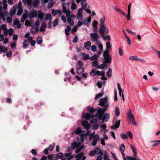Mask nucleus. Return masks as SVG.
Returning <instances> with one entry per match:
<instances>
[{"label":"nucleus","mask_w":160,"mask_h":160,"mask_svg":"<svg viewBox=\"0 0 160 160\" xmlns=\"http://www.w3.org/2000/svg\"><path fill=\"white\" fill-rule=\"evenodd\" d=\"M29 42L27 40H25L23 43V49H25L27 47Z\"/></svg>","instance_id":"34"},{"label":"nucleus","mask_w":160,"mask_h":160,"mask_svg":"<svg viewBox=\"0 0 160 160\" xmlns=\"http://www.w3.org/2000/svg\"><path fill=\"white\" fill-rule=\"evenodd\" d=\"M115 115L117 116H118L120 115V111L118 107H116L115 108Z\"/></svg>","instance_id":"32"},{"label":"nucleus","mask_w":160,"mask_h":160,"mask_svg":"<svg viewBox=\"0 0 160 160\" xmlns=\"http://www.w3.org/2000/svg\"><path fill=\"white\" fill-rule=\"evenodd\" d=\"M105 21V18L103 17L100 19V26L101 28L99 29V32L102 37H104V33L106 29V27L104 25Z\"/></svg>","instance_id":"3"},{"label":"nucleus","mask_w":160,"mask_h":160,"mask_svg":"<svg viewBox=\"0 0 160 160\" xmlns=\"http://www.w3.org/2000/svg\"><path fill=\"white\" fill-rule=\"evenodd\" d=\"M98 62L97 60L93 61L92 63V65L93 67H95L98 64Z\"/></svg>","instance_id":"54"},{"label":"nucleus","mask_w":160,"mask_h":160,"mask_svg":"<svg viewBox=\"0 0 160 160\" xmlns=\"http://www.w3.org/2000/svg\"><path fill=\"white\" fill-rule=\"evenodd\" d=\"M91 17L89 16L87 20L84 21L83 22L84 24L85 25H88V23H89L90 22H91Z\"/></svg>","instance_id":"39"},{"label":"nucleus","mask_w":160,"mask_h":160,"mask_svg":"<svg viewBox=\"0 0 160 160\" xmlns=\"http://www.w3.org/2000/svg\"><path fill=\"white\" fill-rule=\"evenodd\" d=\"M71 7V9L72 10H75L77 8V6L75 3L73 1H72Z\"/></svg>","instance_id":"25"},{"label":"nucleus","mask_w":160,"mask_h":160,"mask_svg":"<svg viewBox=\"0 0 160 160\" xmlns=\"http://www.w3.org/2000/svg\"><path fill=\"white\" fill-rule=\"evenodd\" d=\"M98 58V56L96 54H94V55L92 56V57H91L90 58V59L91 61H93L94 60H97Z\"/></svg>","instance_id":"42"},{"label":"nucleus","mask_w":160,"mask_h":160,"mask_svg":"<svg viewBox=\"0 0 160 160\" xmlns=\"http://www.w3.org/2000/svg\"><path fill=\"white\" fill-rule=\"evenodd\" d=\"M47 27V24L45 23H43L41 25V26L40 28V30L41 32H43L45 30V29Z\"/></svg>","instance_id":"23"},{"label":"nucleus","mask_w":160,"mask_h":160,"mask_svg":"<svg viewBox=\"0 0 160 160\" xmlns=\"http://www.w3.org/2000/svg\"><path fill=\"white\" fill-rule=\"evenodd\" d=\"M0 18L2 19L3 21L5 20L4 13L2 11V8L0 7Z\"/></svg>","instance_id":"14"},{"label":"nucleus","mask_w":160,"mask_h":160,"mask_svg":"<svg viewBox=\"0 0 160 160\" xmlns=\"http://www.w3.org/2000/svg\"><path fill=\"white\" fill-rule=\"evenodd\" d=\"M126 157L128 160H141L140 159L134 158L135 157H132L130 156H127Z\"/></svg>","instance_id":"43"},{"label":"nucleus","mask_w":160,"mask_h":160,"mask_svg":"<svg viewBox=\"0 0 160 160\" xmlns=\"http://www.w3.org/2000/svg\"><path fill=\"white\" fill-rule=\"evenodd\" d=\"M78 65L79 66V67H81L84 65L83 63L81 61L79 60L78 62Z\"/></svg>","instance_id":"57"},{"label":"nucleus","mask_w":160,"mask_h":160,"mask_svg":"<svg viewBox=\"0 0 160 160\" xmlns=\"http://www.w3.org/2000/svg\"><path fill=\"white\" fill-rule=\"evenodd\" d=\"M82 132V131L80 127H78L76 130L75 131V132H72V134H73L74 133H75L76 134H79L81 133Z\"/></svg>","instance_id":"24"},{"label":"nucleus","mask_w":160,"mask_h":160,"mask_svg":"<svg viewBox=\"0 0 160 160\" xmlns=\"http://www.w3.org/2000/svg\"><path fill=\"white\" fill-rule=\"evenodd\" d=\"M112 70L110 68H109L106 73V75L108 77H111L112 76Z\"/></svg>","instance_id":"30"},{"label":"nucleus","mask_w":160,"mask_h":160,"mask_svg":"<svg viewBox=\"0 0 160 160\" xmlns=\"http://www.w3.org/2000/svg\"><path fill=\"white\" fill-rule=\"evenodd\" d=\"M89 59V56L88 54H86L83 56V59L84 60H87Z\"/></svg>","instance_id":"63"},{"label":"nucleus","mask_w":160,"mask_h":160,"mask_svg":"<svg viewBox=\"0 0 160 160\" xmlns=\"http://www.w3.org/2000/svg\"><path fill=\"white\" fill-rule=\"evenodd\" d=\"M96 153L95 149L94 150L91 151L89 153V155L91 157L93 156Z\"/></svg>","instance_id":"45"},{"label":"nucleus","mask_w":160,"mask_h":160,"mask_svg":"<svg viewBox=\"0 0 160 160\" xmlns=\"http://www.w3.org/2000/svg\"><path fill=\"white\" fill-rule=\"evenodd\" d=\"M120 120H118L116 122L115 125H112L111 127V128L112 130H115L117 128H118L120 123Z\"/></svg>","instance_id":"9"},{"label":"nucleus","mask_w":160,"mask_h":160,"mask_svg":"<svg viewBox=\"0 0 160 160\" xmlns=\"http://www.w3.org/2000/svg\"><path fill=\"white\" fill-rule=\"evenodd\" d=\"M28 14L26 13H24L21 19V22H23L27 18Z\"/></svg>","instance_id":"18"},{"label":"nucleus","mask_w":160,"mask_h":160,"mask_svg":"<svg viewBox=\"0 0 160 160\" xmlns=\"http://www.w3.org/2000/svg\"><path fill=\"white\" fill-rule=\"evenodd\" d=\"M120 150L121 152H123L125 149V146L124 143H122L120 147Z\"/></svg>","instance_id":"27"},{"label":"nucleus","mask_w":160,"mask_h":160,"mask_svg":"<svg viewBox=\"0 0 160 160\" xmlns=\"http://www.w3.org/2000/svg\"><path fill=\"white\" fill-rule=\"evenodd\" d=\"M90 36L94 41H97L99 38V36L97 33H92L90 34Z\"/></svg>","instance_id":"5"},{"label":"nucleus","mask_w":160,"mask_h":160,"mask_svg":"<svg viewBox=\"0 0 160 160\" xmlns=\"http://www.w3.org/2000/svg\"><path fill=\"white\" fill-rule=\"evenodd\" d=\"M129 59L130 60L132 61L138 60L143 62H146V61L144 59H140L136 56H130L129 57Z\"/></svg>","instance_id":"6"},{"label":"nucleus","mask_w":160,"mask_h":160,"mask_svg":"<svg viewBox=\"0 0 160 160\" xmlns=\"http://www.w3.org/2000/svg\"><path fill=\"white\" fill-rule=\"evenodd\" d=\"M55 145V144L54 143H53V144L50 145L48 149V150L51 151H52L54 148Z\"/></svg>","instance_id":"56"},{"label":"nucleus","mask_w":160,"mask_h":160,"mask_svg":"<svg viewBox=\"0 0 160 160\" xmlns=\"http://www.w3.org/2000/svg\"><path fill=\"white\" fill-rule=\"evenodd\" d=\"M58 23V19H56L53 21V25L54 27H55Z\"/></svg>","instance_id":"58"},{"label":"nucleus","mask_w":160,"mask_h":160,"mask_svg":"<svg viewBox=\"0 0 160 160\" xmlns=\"http://www.w3.org/2000/svg\"><path fill=\"white\" fill-rule=\"evenodd\" d=\"M115 10L118 12L120 14H122L124 16L127 18V15L126 13H125L122 10L117 8H115Z\"/></svg>","instance_id":"13"},{"label":"nucleus","mask_w":160,"mask_h":160,"mask_svg":"<svg viewBox=\"0 0 160 160\" xmlns=\"http://www.w3.org/2000/svg\"><path fill=\"white\" fill-rule=\"evenodd\" d=\"M128 118L130 119H131L134 118L130 110H129V111H128Z\"/></svg>","instance_id":"35"},{"label":"nucleus","mask_w":160,"mask_h":160,"mask_svg":"<svg viewBox=\"0 0 160 160\" xmlns=\"http://www.w3.org/2000/svg\"><path fill=\"white\" fill-rule=\"evenodd\" d=\"M121 137L123 139H126L128 138V137L127 135L125 134H121Z\"/></svg>","instance_id":"55"},{"label":"nucleus","mask_w":160,"mask_h":160,"mask_svg":"<svg viewBox=\"0 0 160 160\" xmlns=\"http://www.w3.org/2000/svg\"><path fill=\"white\" fill-rule=\"evenodd\" d=\"M38 31V28L37 27H32L31 29V32L33 34H35Z\"/></svg>","instance_id":"31"},{"label":"nucleus","mask_w":160,"mask_h":160,"mask_svg":"<svg viewBox=\"0 0 160 160\" xmlns=\"http://www.w3.org/2000/svg\"><path fill=\"white\" fill-rule=\"evenodd\" d=\"M16 46V43L15 42L12 43L11 47L12 49H14Z\"/></svg>","instance_id":"64"},{"label":"nucleus","mask_w":160,"mask_h":160,"mask_svg":"<svg viewBox=\"0 0 160 160\" xmlns=\"http://www.w3.org/2000/svg\"><path fill=\"white\" fill-rule=\"evenodd\" d=\"M83 155V152H80L76 155V160H80L81 158L82 157Z\"/></svg>","instance_id":"22"},{"label":"nucleus","mask_w":160,"mask_h":160,"mask_svg":"<svg viewBox=\"0 0 160 160\" xmlns=\"http://www.w3.org/2000/svg\"><path fill=\"white\" fill-rule=\"evenodd\" d=\"M95 151L96 152V154L97 155L100 154V155H103V153L102 151L100 148L98 147H96L95 148Z\"/></svg>","instance_id":"16"},{"label":"nucleus","mask_w":160,"mask_h":160,"mask_svg":"<svg viewBox=\"0 0 160 160\" xmlns=\"http://www.w3.org/2000/svg\"><path fill=\"white\" fill-rule=\"evenodd\" d=\"M96 70L95 69H93L90 73V75L91 76H93L96 75L95 74Z\"/></svg>","instance_id":"52"},{"label":"nucleus","mask_w":160,"mask_h":160,"mask_svg":"<svg viewBox=\"0 0 160 160\" xmlns=\"http://www.w3.org/2000/svg\"><path fill=\"white\" fill-rule=\"evenodd\" d=\"M78 37L76 35L73 40V42H75V43H77L78 42Z\"/></svg>","instance_id":"61"},{"label":"nucleus","mask_w":160,"mask_h":160,"mask_svg":"<svg viewBox=\"0 0 160 160\" xmlns=\"http://www.w3.org/2000/svg\"><path fill=\"white\" fill-rule=\"evenodd\" d=\"M99 136L98 134H95L93 137V140L98 141L99 139Z\"/></svg>","instance_id":"51"},{"label":"nucleus","mask_w":160,"mask_h":160,"mask_svg":"<svg viewBox=\"0 0 160 160\" xmlns=\"http://www.w3.org/2000/svg\"><path fill=\"white\" fill-rule=\"evenodd\" d=\"M103 94L102 93H99L97 94L95 98V99H97L99 98L102 97Z\"/></svg>","instance_id":"59"},{"label":"nucleus","mask_w":160,"mask_h":160,"mask_svg":"<svg viewBox=\"0 0 160 160\" xmlns=\"http://www.w3.org/2000/svg\"><path fill=\"white\" fill-rule=\"evenodd\" d=\"M98 120L96 119H94L91 120L90 121V122L91 124L96 123L97 122Z\"/></svg>","instance_id":"60"},{"label":"nucleus","mask_w":160,"mask_h":160,"mask_svg":"<svg viewBox=\"0 0 160 160\" xmlns=\"http://www.w3.org/2000/svg\"><path fill=\"white\" fill-rule=\"evenodd\" d=\"M129 137L131 139H132L133 138V135L131 131H128L127 132Z\"/></svg>","instance_id":"53"},{"label":"nucleus","mask_w":160,"mask_h":160,"mask_svg":"<svg viewBox=\"0 0 160 160\" xmlns=\"http://www.w3.org/2000/svg\"><path fill=\"white\" fill-rule=\"evenodd\" d=\"M28 15L30 18L38 16L39 19L42 20L43 17V13L40 10H38V12L36 10H33L32 12L28 13Z\"/></svg>","instance_id":"2"},{"label":"nucleus","mask_w":160,"mask_h":160,"mask_svg":"<svg viewBox=\"0 0 160 160\" xmlns=\"http://www.w3.org/2000/svg\"><path fill=\"white\" fill-rule=\"evenodd\" d=\"M39 3L38 0H33L32 2L31 7L34 8H37L38 6Z\"/></svg>","instance_id":"11"},{"label":"nucleus","mask_w":160,"mask_h":160,"mask_svg":"<svg viewBox=\"0 0 160 160\" xmlns=\"http://www.w3.org/2000/svg\"><path fill=\"white\" fill-rule=\"evenodd\" d=\"M23 12V9L22 8H18V11L17 14L18 16L21 15Z\"/></svg>","instance_id":"37"},{"label":"nucleus","mask_w":160,"mask_h":160,"mask_svg":"<svg viewBox=\"0 0 160 160\" xmlns=\"http://www.w3.org/2000/svg\"><path fill=\"white\" fill-rule=\"evenodd\" d=\"M82 125L86 129H88L90 128V126L88 124L87 122H82Z\"/></svg>","instance_id":"33"},{"label":"nucleus","mask_w":160,"mask_h":160,"mask_svg":"<svg viewBox=\"0 0 160 160\" xmlns=\"http://www.w3.org/2000/svg\"><path fill=\"white\" fill-rule=\"evenodd\" d=\"M17 8V5H14L13 6L12 9L10 10V15L12 17L15 15L16 12Z\"/></svg>","instance_id":"10"},{"label":"nucleus","mask_w":160,"mask_h":160,"mask_svg":"<svg viewBox=\"0 0 160 160\" xmlns=\"http://www.w3.org/2000/svg\"><path fill=\"white\" fill-rule=\"evenodd\" d=\"M103 55L104 57L103 60H105L104 63H111L112 58L110 57L109 51H104Z\"/></svg>","instance_id":"4"},{"label":"nucleus","mask_w":160,"mask_h":160,"mask_svg":"<svg viewBox=\"0 0 160 160\" xmlns=\"http://www.w3.org/2000/svg\"><path fill=\"white\" fill-rule=\"evenodd\" d=\"M84 71V68L82 67L78 68L77 70V73L79 74L82 73Z\"/></svg>","instance_id":"21"},{"label":"nucleus","mask_w":160,"mask_h":160,"mask_svg":"<svg viewBox=\"0 0 160 160\" xmlns=\"http://www.w3.org/2000/svg\"><path fill=\"white\" fill-rule=\"evenodd\" d=\"M94 115L93 114H91L89 113H86L84 118L87 120H89L91 118L94 117Z\"/></svg>","instance_id":"12"},{"label":"nucleus","mask_w":160,"mask_h":160,"mask_svg":"<svg viewBox=\"0 0 160 160\" xmlns=\"http://www.w3.org/2000/svg\"><path fill=\"white\" fill-rule=\"evenodd\" d=\"M56 155L58 158L61 159L63 157V155L62 152H59Z\"/></svg>","instance_id":"46"},{"label":"nucleus","mask_w":160,"mask_h":160,"mask_svg":"<svg viewBox=\"0 0 160 160\" xmlns=\"http://www.w3.org/2000/svg\"><path fill=\"white\" fill-rule=\"evenodd\" d=\"M65 13H66V15L67 18L71 16L74 17V15L73 14H72L71 15H70V11L69 9H67V11H66Z\"/></svg>","instance_id":"36"},{"label":"nucleus","mask_w":160,"mask_h":160,"mask_svg":"<svg viewBox=\"0 0 160 160\" xmlns=\"http://www.w3.org/2000/svg\"><path fill=\"white\" fill-rule=\"evenodd\" d=\"M158 140H155L153 141H152V142L153 143V144L152 146H155L159 144H160V142H158Z\"/></svg>","instance_id":"48"},{"label":"nucleus","mask_w":160,"mask_h":160,"mask_svg":"<svg viewBox=\"0 0 160 160\" xmlns=\"http://www.w3.org/2000/svg\"><path fill=\"white\" fill-rule=\"evenodd\" d=\"M61 20L64 23L66 22V18L64 15H63L62 16Z\"/></svg>","instance_id":"62"},{"label":"nucleus","mask_w":160,"mask_h":160,"mask_svg":"<svg viewBox=\"0 0 160 160\" xmlns=\"http://www.w3.org/2000/svg\"><path fill=\"white\" fill-rule=\"evenodd\" d=\"M131 6V3H129L128 7V15H127V19L128 20L130 18V9Z\"/></svg>","instance_id":"19"},{"label":"nucleus","mask_w":160,"mask_h":160,"mask_svg":"<svg viewBox=\"0 0 160 160\" xmlns=\"http://www.w3.org/2000/svg\"><path fill=\"white\" fill-rule=\"evenodd\" d=\"M73 17L71 16L67 18L68 22L71 26H73L74 24V21L71 19Z\"/></svg>","instance_id":"17"},{"label":"nucleus","mask_w":160,"mask_h":160,"mask_svg":"<svg viewBox=\"0 0 160 160\" xmlns=\"http://www.w3.org/2000/svg\"><path fill=\"white\" fill-rule=\"evenodd\" d=\"M87 5L86 1H82L81 2V6L83 9H86Z\"/></svg>","instance_id":"28"},{"label":"nucleus","mask_w":160,"mask_h":160,"mask_svg":"<svg viewBox=\"0 0 160 160\" xmlns=\"http://www.w3.org/2000/svg\"><path fill=\"white\" fill-rule=\"evenodd\" d=\"M117 85H118V88L119 90V96L120 97H121L122 96V94H123V91L122 90V89L119 83H117Z\"/></svg>","instance_id":"20"},{"label":"nucleus","mask_w":160,"mask_h":160,"mask_svg":"<svg viewBox=\"0 0 160 160\" xmlns=\"http://www.w3.org/2000/svg\"><path fill=\"white\" fill-rule=\"evenodd\" d=\"M103 106L104 107L103 108H98L95 114V117L96 118H98L99 120H102V123H103L104 122H107L110 118L109 114L104 112L107 111L109 107L108 105L106 104Z\"/></svg>","instance_id":"1"},{"label":"nucleus","mask_w":160,"mask_h":160,"mask_svg":"<svg viewBox=\"0 0 160 160\" xmlns=\"http://www.w3.org/2000/svg\"><path fill=\"white\" fill-rule=\"evenodd\" d=\"M106 50H108L111 48V44L109 42H108L106 43Z\"/></svg>","instance_id":"50"},{"label":"nucleus","mask_w":160,"mask_h":160,"mask_svg":"<svg viewBox=\"0 0 160 160\" xmlns=\"http://www.w3.org/2000/svg\"><path fill=\"white\" fill-rule=\"evenodd\" d=\"M14 25H17V27L19 28H20L21 27V24L19 23V22L18 21H14L13 22Z\"/></svg>","instance_id":"44"},{"label":"nucleus","mask_w":160,"mask_h":160,"mask_svg":"<svg viewBox=\"0 0 160 160\" xmlns=\"http://www.w3.org/2000/svg\"><path fill=\"white\" fill-rule=\"evenodd\" d=\"M42 41V38L41 37H38L36 39V42L38 44H41Z\"/></svg>","instance_id":"29"},{"label":"nucleus","mask_w":160,"mask_h":160,"mask_svg":"<svg viewBox=\"0 0 160 160\" xmlns=\"http://www.w3.org/2000/svg\"><path fill=\"white\" fill-rule=\"evenodd\" d=\"M32 0H26L25 3H26L28 6L30 7L32 6Z\"/></svg>","instance_id":"40"},{"label":"nucleus","mask_w":160,"mask_h":160,"mask_svg":"<svg viewBox=\"0 0 160 160\" xmlns=\"http://www.w3.org/2000/svg\"><path fill=\"white\" fill-rule=\"evenodd\" d=\"M100 103L98 104L102 106H103L105 105V104H107L108 103V98L107 97H105L104 98H102L100 100Z\"/></svg>","instance_id":"7"},{"label":"nucleus","mask_w":160,"mask_h":160,"mask_svg":"<svg viewBox=\"0 0 160 160\" xmlns=\"http://www.w3.org/2000/svg\"><path fill=\"white\" fill-rule=\"evenodd\" d=\"M107 66L106 64L104 63H102L100 64V65H98V68L99 69H103L104 68H107Z\"/></svg>","instance_id":"26"},{"label":"nucleus","mask_w":160,"mask_h":160,"mask_svg":"<svg viewBox=\"0 0 160 160\" xmlns=\"http://www.w3.org/2000/svg\"><path fill=\"white\" fill-rule=\"evenodd\" d=\"M91 43L89 41H88L85 42L84 44V47L87 50H89L91 47Z\"/></svg>","instance_id":"15"},{"label":"nucleus","mask_w":160,"mask_h":160,"mask_svg":"<svg viewBox=\"0 0 160 160\" xmlns=\"http://www.w3.org/2000/svg\"><path fill=\"white\" fill-rule=\"evenodd\" d=\"M130 148L132 149V152L134 154H137V153L136 149L133 147L132 145H130Z\"/></svg>","instance_id":"49"},{"label":"nucleus","mask_w":160,"mask_h":160,"mask_svg":"<svg viewBox=\"0 0 160 160\" xmlns=\"http://www.w3.org/2000/svg\"><path fill=\"white\" fill-rule=\"evenodd\" d=\"M80 144V142H74L71 143V147L69 148V149H74L75 148H78L79 147Z\"/></svg>","instance_id":"8"},{"label":"nucleus","mask_w":160,"mask_h":160,"mask_svg":"<svg viewBox=\"0 0 160 160\" xmlns=\"http://www.w3.org/2000/svg\"><path fill=\"white\" fill-rule=\"evenodd\" d=\"M88 110L91 113H93L96 112V109L92 107L89 108H87Z\"/></svg>","instance_id":"38"},{"label":"nucleus","mask_w":160,"mask_h":160,"mask_svg":"<svg viewBox=\"0 0 160 160\" xmlns=\"http://www.w3.org/2000/svg\"><path fill=\"white\" fill-rule=\"evenodd\" d=\"M58 10H55L53 9L52 10V14L53 16H55L57 14Z\"/></svg>","instance_id":"47"},{"label":"nucleus","mask_w":160,"mask_h":160,"mask_svg":"<svg viewBox=\"0 0 160 160\" xmlns=\"http://www.w3.org/2000/svg\"><path fill=\"white\" fill-rule=\"evenodd\" d=\"M52 18V15L50 13H48L47 14L45 18L46 20H50Z\"/></svg>","instance_id":"41"}]
</instances>
